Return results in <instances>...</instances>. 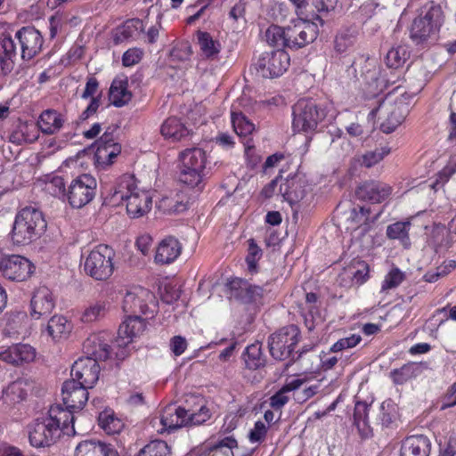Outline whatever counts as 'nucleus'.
<instances>
[{
    "instance_id": "1",
    "label": "nucleus",
    "mask_w": 456,
    "mask_h": 456,
    "mask_svg": "<svg viewBox=\"0 0 456 456\" xmlns=\"http://www.w3.org/2000/svg\"><path fill=\"white\" fill-rule=\"evenodd\" d=\"M75 416L64 410L61 404L52 405L45 417L37 419L29 428L28 439L33 447H49L54 444L61 435L73 436Z\"/></svg>"
},
{
    "instance_id": "2",
    "label": "nucleus",
    "mask_w": 456,
    "mask_h": 456,
    "mask_svg": "<svg viewBox=\"0 0 456 456\" xmlns=\"http://www.w3.org/2000/svg\"><path fill=\"white\" fill-rule=\"evenodd\" d=\"M212 414L204 397L190 395L184 406L167 405L162 411V431L168 433L183 427L200 426L210 419Z\"/></svg>"
},
{
    "instance_id": "3",
    "label": "nucleus",
    "mask_w": 456,
    "mask_h": 456,
    "mask_svg": "<svg viewBox=\"0 0 456 456\" xmlns=\"http://www.w3.org/2000/svg\"><path fill=\"white\" fill-rule=\"evenodd\" d=\"M110 194L116 200L126 201L127 215L132 218L141 217L151 209L150 191L139 189L134 175L120 176L110 189Z\"/></svg>"
},
{
    "instance_id": "4",
    "label": "nucleus",
    "mask_w": 456,
    "mask_h": 456,
    "mask_svg": "<svg viewBox=\"0 0 456 456\" xmlns=\"http://www.w3.org/2000/svg\"><path fill=\"white\" fill-rule=\"evenodd\" d=\"M445 22V13L440 4L433 0L425 3L413 19L410 28V37L415 44L427 42L439 34Z\"/></svg>"
},
{
    "instance_id": "5",
    "label": "nucleus",
    "mask_w": 456,
    "mask_h": 456,
    "mask_svg": "<svg viewBox=\"0 0 456 456\" xmlns=\"http://www.w3.org/2000/svg\"><path fill=\"white\" fill-rule=\"evenodd\" d=\"M46 226L47 223L39 209L25 207L15 216L11 239L17 246L28 245L39 238Z\"/></svg>"
},
{
    "instance_id": "6",
    "label": "nucleus",
    "mask_w": 456,
    "mask_h": 456,
    "mask_svg": "<svg viewBox=\"0 0 456 456\" xmlns=\"http://www.w3.org/2000/svg\"><path fill=\"white\" fill-rule=\"evenodd\" d=\"M116 251L107 244L96 245L85 256L84 272L98 281H108L114 273Z\"/></svg>"
},
{
    "instance_id": "7",
    "label": "nucleus",
    "mask_w": 456,
    "mask_h": 456,
    "mask_svg": "<svg viewBox=\"0 0 456 456\" xmlns=\"http://www.w3.org/2000/svg\"><path fill=\"white\" fill-rule=\"evenodd\" d=\"M327 116V110L312 100H299L292 110V130L294 133L314 134Z\"/></svg>"
},
{
    "instance_id": "8",
    "label": "nucleus",
    "mask_w": 456,
    "mask_h": 456,
    "mask_svg": "<svg viewBox=\"0 0 456 456\" xmlns=\"http://www.w3.org/2000/svg\"><path fill=\"white\" fill-rule=\"evenodd\" d=\"M300 339V330L297 326L291 324L282 327L272 334L268 340L271 355L279 361L286 360L292 356L295 346Z\"/></svg>"
},
{
    "instance_id": "9",
    "label": "nucleus",
    "mask_w": 456,
    "mask_h": 456,
    "mask_svg": "<svg viewBox=\"0 0 456 456\" xmlns=\"http://www.w3.org/2000/svg\"><path fill=\"white\" fill-rule=\"evenodd\" d=\"M290 66V56L283 49L265 52L254 63L256 73L264 78H274L282 76Z\"/></svg>"
},
{
    "instance_id": "10",
    "label": "nucleus",
    "mask_w": 456,
    "mask_h": 456,
    "mask_svg": "<svg viewBox=\"0 0 456 456\" xmlns=\"http://www.w3.org/2000/svg\"><path fill=\"white\" fill-rule=\"evenodd\" d=\"M35 270L34 264L23 256L0 254V274L9 281H25L31 277Z\"/></svg>"
},
{
    "instance_id": "11",
    "label": "nucleus",
    "mask_w": 456,
    "mask_h": 456,
    "mask_svg": "<svg viewBox=\"0 0 456 456\" xmlns=\"http://www.w3.org/2000/svg\"><path fill=\"white\" fill-rule=\"evenodd\" d=\"M96 187L97 182L93 175H80L69 183L66 199L72 208H80L94 200Z\"/></svg>"
},
{
    "instance_id": "12",
    "label": "nucleus",
    "mask_w": 456,
    "mask_h": 456,
    "mask_svg": "<svg viewBox=\"0 0 456 456\" xmlns=\"http://www.w3.org/2000/svg\"><path fill=\"white\" fill-rule=\"evenodd\" d=\"M225 289L231 298L252 305L262 304L265 292L263 287L252 285L247 280L239 277L228 279Z\"/></svg>"
},
{
    "instance_id": "13",
    "label": "nucleus",
    "mask_w": 456,
    "mask_h": 456,
    "mask_svg": "<svg viewBox=\"0 0 456 456\" xmlns=\"http://www.w3.org/2000/svg\"><path fill=\"white\" fill-rule=\"evenodd\" d=\"M123 310L130 315H145L153 317L156 311L154 296L148 290L139 288L134 291H127L123 299Z\"/></svg>"
},
{
    "instance_id": "14",
    "label": "nucleus",
    "mask_w": 456,
    "mask_h": 456,
    "mask_svg": "<svg viewBox=\"0 0 456 456\" xmlns=\"http://www.w3.org/2000/svg\"><path fill=\"white\" fill-rule=\"evenodd\" d=\"M289 48L299 49L314 42L319 33L315 23L306 20L297 19L286 26Z\"/></svg>"
},
{
    "instance_id": "15",
    "label": "nucleus",
    "mask_w": 456,
    "mask_h": 456,
    "mask_svg": "<svg viewBox=\"0 0 456 456\" xmlns=\"http://www.w3.org/2000/svg\"><path fill=\"white\" fill-rule=\"evenodd\" d=\"M146 329V321L139 315H128L119 325L116 344L121 348L120 353L116 352L118 359L123 360L127 355L126 346L139 337Z\"/></svg>"
},
{
    "instance_id": "16",
    "label": "nucleus",
    "mask_w": 456,
    "mask_h": 456,
    "mask_svg": "<svg viewBox=\"0 0 456 456\" xmlns=\"http://www.w3.org/2000/svg\"><path fill=\"white\" fill-rule=\"evenodd\" d=\"M231 123L233 131L241 139V142L245 148V156L251 158L252 165H256L258 161V157L254 156L255 145L251 138L253 132L256 130L255 124L251 122L246 115L241 111H231Z\"/></svg>"
},
{
    "instance_id": "17",
    "label": "nucleus",
    "mask_w": 456,
    "mask_h": 456,
    "mask_svg": "<svg viewBox=\"0 0 456 456\" xmlns=\"http://www.w3.org/2000/svg\"><path fill=\"white\" fill-rule=\"evenodd\" d=\"M114 132V128L109 127L96 141L94 159L98 167H108L114 163V159L121 153V145L115 141Z\"/></svg>"
},
{
    "instance_id": "18",
    "label": "nucleus",
    "mask_w": 456,
    "mask_h": 456,
    "mask_svg": "<svg viewBox=\"0 0 456 456\" xmlns=\"http://www.w3.org/2000/svg\"><path fill=\"white\" fill-rule=\"evenodd\" d=\"M100 365L92 357H82L77 359L72 365L70 375L71 379L76 383L88 388L94 387L99 379Z\"/></svg>"
},
{
    "instance_id": "19",
    "label": "nucleus",
    "mask_w": 456,
    "mask_h": 456,
    "mask_svg": "<svg viewBox=\"0 0 456 456\" xmlns=\"http://www.w3.org/2000/svg\"><path fill=\"white\" fill-rule=\"evenodd\" d=\"M15 38L20 44L22 60H31L42 50L43 37L34 27H22L16 32Z\"/></svg>"
},
{
    "instance_id": "20",
    "label": "nucleus",
    "mask_w": 456,
    "mask_h": 456,
    "mask_svg": "<svg viewBox=\"0 0 456 456\" xmlns=\"http://www.w3.org/2000/svg\"><path fill=\"white\" fill-rule=\"evenodd\" d=\"M88 387L76 383L74 380H66L61 387L64 410L69 411L73 416L76 411L84 408L88 401Z\"/></svg>"
},
{
    "instance_id": "21",
    "label": "nucleus",
    "mask_w": 456,
    "mask_h": 456,
    "mask_svg": "<svg viewBox=\"0 0 456 456\" xmlns=\"http://www.w3.org/2000/svg\"><path fill=\"white\" fill-rule=\"evenodd\" d=\"M111 341L112 337L109 332L101 331L90 335L84 342L83 347L86 354H88L87 357H92L98 362V361H106L110 357L112 348L110 343Z\"/></svg>"
},
{
    "instance_id": "22",
    "label": "nucleus",
    "mask_w": 456,
    "mask_h": 456,
    "mask_svg": "<svg viewBox=\"0 0 456 456\" xmlns=\"http://www.w3.org/2000/svg\"><path fill=\"white\" fill-rule=\"evenodd\" d=\"M55 304L53 291L46 286H39L33 292L29 314L32 319L38 320L50 314L54 309Z\"/></svg>"
},
{
    "instance_id": "23",
    "label": "nucleus",
    "mask_w": 456,
    "mask_h": 456,
    "mask_svg": "<svg viewBox=\"0 0 456 456\" xmlns=\"http://www.w3.org/2000/svg\"><path fill=\"white\" fill-rule=\"evenodd\" d=\"M393 188L381 181L370 180L362 183L356 189L358 199L372 204L381 203L390 197Z\"/></svg>"
},
{
    "instance_id": "24",
    "label": "nucleus",
    "mask_w": 456,
    "mask_h": 456,
    "mask_svg": "<svg viewBox=\"0 0 456 456\" xmlns=\"http://www.w3.org/2000/svg\"><path fill=\"white\" fill-rule=\"evenodd\" d=\"M387 116L380 125L386 134L394 132L406 118L410 112V105L403 99H397L387 107Z\"/></svg>"
},
{
    "instance_id": "25",
    "label": "nucleus",
    "mask_w": 456,
    "mask_h": 456,
    "mask_svg": "<svg viewBox=\"0 0 456 456\" xmlns=\"http://www.w3.org/2000/svg\"><path fill=\"white\" fill-rule=\"evenodd\" d=\"M35 357V348L28 344H14L0 350V359L12 365L32 362Z\"/></svg>"
},
{
    "instance_id": "26",
    "label": "nucleus",
    "mask_w": 456,
    "mask_h": 456,
    "mask_svg": "<svg viewBox=\"0 0 456 456\" xmlns=\"http://www.w3.org/2000/svg\"><path fill=\"white\" fill-rule=\"evenodd\" d=\"M182 245L174 236L164 238L157 247L155 262L159 265H169L181 255Z\"/></svg>"
},
{
    "instance_id": "27",
    "label": "nucleus",
    "mask_w": 456,
    "mask_h": 456,
    "mask_svg": "<svg viewBox=\"0 0 456 456\" xmlns=\"http://www.w3.org/2000/svg\"><path fill=\"white\" fill-rule=\"evenodd\" d=\"M74 456H118V454L110 444L99 440H84L76 446Z\"/></svg>"
},
{
    "instance_id": "28",
    "label": "nucleus",
    "mask_w": 456,
    "mask_h": 456,
    "mask_svg": "<svg viewBox=\"0 0 456 456\" xmlns=\"http://www.w3.org/2000/svg\"><path fill=\"white\" fill-rule=\"evenodd\" d=\"M238 441L233 436H226L205 443L202 446L204 456H233V449L238 448Z\"/></svg>"
},
{
    "instance_id": "29",
    "label": "nucleus",
    "mask_w": 456,
    "mask_h": 456,
    "mask_svg": "<svg viewBox=\"0 0 456 456\" xmlns=\"http://www.w3.org/2000/svg\"><path fill=\"white\" fill-rule=\"evenodd\" d=\"M279 191L284 200L293 206L305 197V183L297 176L288 177L284 183L280 184Z\"/></svg>"
},
{
    "instance_id": "30",
    "label": "nucleus",
    "mask_w": 456,
    "mask_h": 456,
    "mask_svg": "<svg viewBox=\"0 0 456 456\" xmlns=\"http://www.w3.org/2000/svg\"><path fill=\"white\" fill-rule=\"evenodd\" d=\"M431 442L423 435L406 437L401 446L400 456H429Z\"/></svg>"
},
{
    "instance_id": "31",
    "label": "nucleus",
    "mask_w": 456,
    "mask_h": 456,
    "mask_svg": "<svg viewBox=\"0 0 456 456\" xmlns=\"http://www.w3.org/2000/svg\"><path fill=\"white\" fill-rule=\"evenodd\" d=\"M377 216L370 217V207H355L351 210L350 221L356 227L354 229V237L358 239L360 236H365L373 224Z\"/></svg>"
},
{
    "instance_id": "32",
    "label": "nucleus",
    "mask_w": 456,
    "mask_h": 456,
    "mask_svg": "<svg viewBox=\"0 0 456 456\" xmlns=\"http://www.w3.org/2000/svg\"><path fill=\"white\" fill-rule=\"evenodd\" d=\"M109 98L116 107L127 104L132 99V93L128 90L127 77L122 75L116 77L110 85Z\"/></svg>"
},
{
    "instance_id": "33",
    "label": "nucleus",
    "mask_w": 456,
    "mask_h": 456,
    "mask_svg": "<svg viewBox=\"0 0 456 456\" xmlns=\"http://www.w3.org/2000/svg\"><path fill=\"white\" fill-rule=\"evenodd\" d=\"M358 34L356 25L343 26L335 37V51L338 53H346L351 51L357 42Z\"/></svg>"
},
{
    "instance_id": "34",
    "label": "nucleus",
    "mask_w": 456,
    "mask_h": 456,
    "mask_svg": "<svg viewBox=\"0 0 456 456\" xmlns=\"http://www.w3.org/2000/svg\"><path fill=\"white\" fill-rule=\"evenodd\" d=\"M17 56V47L14 39L10 36H3L0 38V63L2 71L4 74H8L13 69Z\"/></svg>"
},
{
    "instance_id": "35",
    "label": "nucleus",
    "mask_w": 456,
    "mask_h": 456,
    "mask_svg": "<svg viewBox=\"0 0 456 456\" xmlns=\"http://www.w3.org/2000/svg\"><path fill=\"white\" fill-rule=\"evenodd\" d=\"M160 133L164 138L178 142L187 137L190 130L181 118L169 117L162 123Z\"/></svg>"
},
{
    "instance_id": "36",
    "label": "nucleus",
    "mask_w": 456,
    "mask_h": 456,
    "mask_svg": "<svg viewBox=\"0 0 456 456\" xmlns=\"http://www.w3.org/2000/svg\"><path fill=\"white\" fill-rule=\"evenodd\" d=\"M371 404L364 401H356L354 409V425L357 428L362 438H368L372 435L369 421V411Z\"/></svg>"
},
{
    "instance_id": "37",
    "label": "nucleus",
    "mask_w": 456,
    "mask_h": 456,
    "mask_svg": "<svg viewBox=\"0 0 456 456\" xmlns=\"http://www.w3.org/2000/svg\"><path fill=\"white\" fill-rule=\"evenodd\" d=\"M197 45L200 47V54L207 60H215L218 57L222 45L218 40L213 38L210 33L198 30L196 32Z\"/></svg>"
},
{
    "instance_id": "38",
    "label": "nucleus",
    "mask_w": 456,
    "mask_h": 456,
    "mask_svg": "<svg viewBox=\"0 0 456 456\" xmlns=\"http://www.w3.org/2000/svg\"><path fill=\"white\" fill-rule=\"evenodd\" d=\"M73 329L72 322L62 314H54L47 322L46 331L53 340L67 338Z\"/></svg>"
},
{
    "instance_id": "39",
    "label": "nucleus",
    "mask_w": 456,
    "mask_h": 456,
    "mask_svg": "<svg viewBox=\"0 0 456 456\" xmlns=\"http://www.w3.org/2000/svg\"><path fill=\"white\" fill-rule=\"evenodd\" d=\"M63 123L62 115L54 110H44L37 120L39 129L45 134H55L62 127Z\"/></svg>"
},
{
    "instance_id": "40",
    "label": "nucleus",
    "mask_w": 456,
    "mask_h": 456,
    "mask_svg": "<svg viewBox=\"0 0 456 456\" xmlns=\"http://www.w3.org/2000/svg\"><path fill=\"white\" fill-rule=\"evenodd\" d=\"M421 373L420 364L409 362L390 371L389 377L395 385H403Z\"/></svg>"
},
{
    "instance_id": "41",
    "label": "nucleus",
    "mask_w": 456,
    "mask_h": 456,
    "mask_svg": "<svg viewBox=\"0 0 456 456\" xmlns=\"http://www.w3.org/2000/svg\"><path fill=\"white\" fill-rule=\"evenodd\" d=\"M32 388V384L27 379H18L8 385L4 391L6 400L12 403L24 401Z\"/></svg>"
},
{
    "instance_id": "42",
    "label": "nucleus",
    "mask_w": 456,
    "mask_h": 456,
    "mask_svg": "<svg viewBox=\"0 0 456 456\" xmlns=\"http://www.w3.org/2000/svg\"><path fill=\"white\" fill-rule=\"evenodd\" d=\"M242 359L245 367L250 370H256L265 365V357L262 351V345L259 343H253L248 346L243 354Z\"/></svg>"
},
{
    "instance_id": "43",
    "label": "nucleus",
    "mask_w": 456,
    "mask_h": 456,
    "mask_svg": "<svg viewBox=\"0 0 456 456\" xmlns=\"http://www.w3.org/2000/svg\"><path fill=\"white\" fill-rule=\"evenodd\" d=\"M179 159L181 164L190 167H195L200 170H205L207 163V155L204 150L200 148H190L183 151Z\"/></svg>"
},
{
    "instance_id": "44",
    "label": "nucleus",
    "mask_w": 456,
    "mask_h": 456,
    "mask_svg": "<svg viewBox=\"0 0 456 456\" xmlns=\"http://www.w3.org/2000/svg\"><path fill=\"white\" fill-rule=\"evenodd\" d=\"M411 226L410 221L391 224L387 228V236L390 240H398L402 246L408 249L411 245L409 234Z\"/></svg>"
},
{
    "instance_id": "45",
    "label": "nucleus",
    "mask_w": 456,
    "mask_h": 456,
    "mask_svg": "<svg viewBox=\"0 0 456 456\" xmlns=\"http://www.w3.org/2000/svg\"><path fill=\"white\" fill-rule=\"evenodd\" d=\"M98 425L108 435L118 434L124 428V422L113 411L104 410L98 416Z\"/></svg>"
},
{
    "instance_id": "46",
    "label": "nucleus",
    "mask_w": 456,
    "mask_h": 456,
    "mask_svg": "<svg viewBox=\"0 0 456 456\" xmlns=\"http://www.w3.org/2000/svg\"><path fill=\"white\" fill-rule=\"evenodd\" d=\"M143 22L140 19L127 20L120 28H118L115 35V42L118 44L124 40L133 39L143 31Z\"/></svg>"
},
{
    "instance_id": "47",
    "label": "nucleus",
    "mask_w": 456,
    "mask_h": 456,
    "mask_svg": "<svg viewBox=\"0 0 456 456\" xmlns=\"http://www.w3.org/2000/svg\"><path fill=\"white\" fill-rule=\"evenodd\" d=\"M158 208L166 214L183 213L188 208V200L182 194H176L175 197H163Z\"/></svg>"
},
{
    "instance_id": "48",
    "label": "nucleus",
    "mask_w": 456,
    "mask_h": 456,
    "mask_svg": "<svg viewBox=\"0 0 456 456\" xmlns=\"http://www.w3.org/2000/svg\"><path fill=\"white\" fill-rule=\"evenodd\" d=\"M108 311V302L106 300H97L89 304L83 311L80 321L83 323H92L103 318Z\"/></svg>"
},
{
    "instance_id": "49",
    "label": "nucleus",
    "mask_w": 456,
    "mask_h": 456,
    "mask_svg": "<svg viewBox=\"0 0 456 456\" xmlns=\"http://www.w3.org/2000/svg\"><path fill=\"white\" fill-rule=\"evenodd\" d=\"M266 43L273 47L278 49L289 48V41L287 40L286 27H281L278 25H271L265 31V34Z\"/></svg>"
},
{
    "instance_id": "50",
    "label": "nucleus",
    "mask_w": 456,
    "mask_h": 456,
    "mask_svg": "<svg viewBox=\"0 0 456 456\" xmlns=\"http://www.w3.org/2000/svg\"><path fill=\"white\" fill-rule=\"evenodd\" d=\"M410 57V52L404 45L392 47L385 57V63L389 69H398Z\"/></svg>"
},
{
    "instance_id": "51",
    "label": "nucleus",
    "mask_w": 456,
    "mask_h": 456,
    "mask_svg": "<svg viewBox=\"0 0 456 456\" xmlns=\"http://www.w3.org/2000/svg\"><path fill=\"white\" fill-rule=\"evenodd\" d=\"M204 175V171L183 166L181 164L179 181L191 188L198 187L201 183Z\"/></svg>"
},
{
    "instance_id": "52",
    "label": "nucleus",
    "mask_w": 456,
    "mask_h": 456,
    "mask_svg": "<svg viewBox=\"0 0 456 456\" xmlns=\"http://www.w3.org/2000/svg\"><path fill=\"white\" fill-rule=\"evenodd\" d=\"M137 456H172V452L167 442L153 440L142 448Z\"/></svg>"
},
{
    "instance_id": "53",
    "label": "nucleus",
    "mask_w": 456,
    "mask_h": 456,
    "mask_svg": "<svg viewBox=\"0 0 456 456\" xmlns=\"http://www.w3.org/2000/svg\"><path fill=\"white\" fill-rule=\"evenodd\" d=\"M391 151L388 146L375 148L373 151H368L361 156L359 159L362 166L370 168L382 161Z\"/></svg>"
},
{
    "instance_id": "54",
    "label": "nucleus",
    "mask_w": 456,
    "mask_h": 456,
    "mask_svg": "<svg viewBox=\"0 0 456 456\" xmlns=\"http://www.w3.org/2000/svg\"><path fill=\"white\" fill-rule=\"evenodd\" d=\"M248 243V254L246 256L245 261L248 265V273L255 274L258 272V261L263 256V250L256 244L254 239H249Z\"/></svg>"
},
{
    "instance_id": "55",
    "label": "nucleus",
    "mask_w": 456,
    "mask_h": 456,
    "mask_svg": "<svg viewBox=\"0 0 456 456\" xmlns=\"http://www.w3.org/2000/svg\"><path fill=\"white\" fill-rule=\"evenodd\" d=\"M405 280V273L398 267L395 266L385 276L381 283V291L387 292L390 289L399 287Z\"/></svg>"
},
{
    "instance_id": "56",
    "label": "nucleus",
    "mask_w": 456,
    "mask_h": 456,
    "mask_svg": "<svg viewBox=\"0 0 456 456\" xmlns=\"http://www.w3.org/2000/svg\"><path fill=\"white\" fill-rule=\"evenodd\" d=\"M193 54L191 45L189 41L183 40L175 44L170 51V57L173 61H187Z\"/></svg>"
},
{
    "instance_id": "57",
    "label": "nucleus",
    "mask_w": 456,
    "mask_h": 456,
    "mask_svg": "<svg viewBox=\"0 0 456 456\" xmlns=\"http://www.w3.org/2000/svg\"><path fill=\"white\" fill-rule=\"evenodd\" d=\"M45 190L53 197L66 198L67 196L66 183L64 179L59 175H54L49 179L45 183Z\"/></svg>"
},
{
    "instance_id": "58",
    "label": "nucleus",
    "mask_w": 456,
    "mask_h": 456,
    "mask_svg": "<svg viewBox=\"0 0 456 456\" xmlns=\"http://www.w3.org/2000/svg\"><path fill=\"white\" fill-rule=\"evenodd\" d=\"M28 321V314L25 311H12L7 317V327L9 332L20 333Z\"/></svg>"
},
{
    "instance_id": "59",
    "label": "nucleus",
    "mask_w": 456,
    "mask_h": 456,
    "mask_svg": "<svg viewBox=\"0 0 456 456\" xmlns=\"http://www.w3.org/2000/svg\"><path fill=\"white\" fill-rule=\"evenodd\" d=\"M456 173V163H450L444 167L436 175L435 180L430 185L435 191L444 186L450 178Z\"/></svg>"
},
{
    "instance_id": "60",
    "label": "nucleus",
    "mask_w": 456,
    "mask_h": 456,
    "mask_svg": "<svg viewBox=\"0 0 456 456\" xmlns=\"http://www.w3.org/2000/svg\"><path fill=\"white\" fill-rule=\"evenodd\" d=\"M100 84L97 78L91 75L86 78V83L83 93L81 94V98L84 100L90 99V101L94 98H97L99 102H101L102 99V92H99Z\"/></svg>"
},
{
    "instance_id": "61",
    "label": "nucleus",
    "mask_w": 456,
    "mask_h": 456,
    "mask_svg": "<svg viewBox=\"0 0 456 456\" xmlns=\"http://www.w3.org/2000/svg\"><path fill=\"white\" fill-rule=\"evenodd\" d=\"M362 341V337L359 334H352L349 337L343 338L335 342L331 347L330 352L338 353L346 349L355 347Z\"/></svg>"
},
{
    "instance_id": "62",
    "label": "nucleus",
    "mask_w": 456,
    "mask_h": 456,
    "mask_svg": "<svg viewBox=\"0 0 456 456\" xmlns=\"http://www.w3.org/2000/svg\"><path fill=\"white\" fill-rule=\"evenodd\" d=\"M268 433V427L257 420L255 422L253 428L250 429L248 435V439L251 444H262L265 442Z\"/></svg>"
},
{
    "instance_id": "63",
    "label": "nucleus",
    "mask_w": 456,
    "mask_h": 456,
    "mask_svg": "<svg viewBox=\"0 0 456 456\" xmlns=\"http://www.w3.org/2000/svg\"><path fill=\"white\" fill-rule=\"evenodd\" d=\"M160 297L163 302L166 304H173L177 301L181 297V289L177 284L171 282L166 283L160 289Z\"/></svg>"
},
{
    "instance_id": "64",
    "label": "nucleus",
    "mask_w": 456,
    "mask_h": 456,
    "mask_svg": "<svg viewBox=\"0 0 456 456\" xmlns=\"http://www.w3.org/2000/svg\"><path fill=\"white\" fill-rule=\"evenodd\" d=\"M143 50L138 47H133L126 50L122 55V64L124 67H133L138 64L143 57Z\"/></svg>"
}]
</instances>
